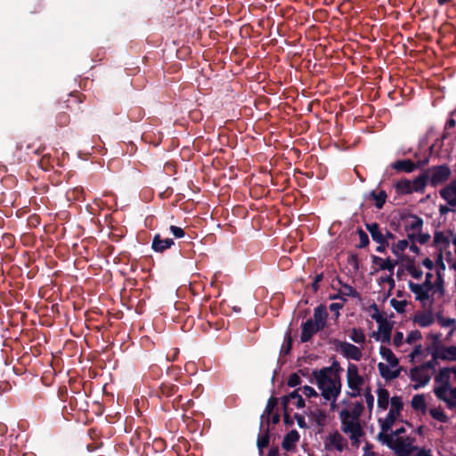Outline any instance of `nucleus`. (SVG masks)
I'll list each match as a JSON object with an SVG mask.
<instances>
[{
    "label": "nucleus",
    "mask_w": 456,
    "mask_h": 456,
    "mask_svg": "<svg viewBox=\"0 0 456 456\" xmlns=\"http://www.w3.org/2000/svg\"><path fill=\"white\" fill-rule=\"evenodd\" d=\"M313 377L316 380L318 388L322 390V395L328 401L332 400L331 405L333 406L341 392L342 384L340 377H333L330 380L318 376Z\"/></svg>",
    "instance_id": "f257e3e1"
},
{
    "label": "nucleus",
    "mask_w": 456,
    "mask_h": 456,
    "mask_svg": "<svg viewBox=\"0 0 456 456\" xmlns=\"http://www.w3.org/2000/svg\"><path fill=\"white\" fill-rule=\"evenodd\" d=\"M424 172L428 175V182L432 187L446 182L452 174L450 167L446 164L433 166L424 169Z\"/></svg>",
    "instance_id": "f03ea898"
},
{
    "label": "nucleus",
    "mask_w": 456,
    "mask_h": 456,
    "mask_svg": "<svg viewBox=\"0 0 456 456\" xmlns=\"http://www.w3.org/2000/svg\"><path fill=\"white\" fill-rule=\"evenodd\" d=\"M391 408L387 417L382 420L379 419L381 430L387 432L390 430L395 424L396 419L400 416L401 411L403 408V403L400 396H393L390 399Z\"/></svg>",
    "instance_id": "7ed1b4c3"
},
{
    "label": "nucleus",
    "mask_w": 456,
    "mask_h": 456,
    "mask_svg": "<svg viewBox=\"0 0 456 456\" xmlns=\"http://www.w3.org/2000/svg\"><path fill=\"white\" fill-rule=\"evenodd\" d=\"M333 345L337 350H339L347 359L360 361L362 356L361 349L351 343L342 342L339 339H334Z\"/></svg>",
    "instance_id": "20e7f679"
},
{
    "label": "nucleus",
    "mask_w": 456,
    "mask_h": 456,
    "mask_svg": "<svg viewBox=\"0 0 456 456\" xmlns=\"http://www.w3.org/2000/svg\"><path fill=\"white\" fill-rule=\"evenodd\" d=\"M342 431L350 433V438L358 443L359 438L363 436L361 425L357 421L349 420V419H341Z\"/></svg>",
    "instance_id": "39448f33"
},
{
    "label": "nucleus",
    "mask_w": 456,
    "mask_h": 456,
    "mask_svg": "<svg viewBox=\"0 0 456 456\" xmlns=\"http://www.w3.org/2000/svg\"><path fill=\"white\" fill-rule=\"evenodd\" d=\"M301 329L302 331L300 336V341L302 343H306L310 341V339L313 338L314 334L322 330V329H321L319 325L314 323L313 319H308L305 322H302Z\"/></svg>",
    "instance_id": "423d86ee"
},
{
    "label": "nucleus",
    "mask_w": 456,
    "mask_h": 456,
    "mask_svg": "<svg viewBox=\"0 0 456 456\" xmlns=\"http://www.w3.org/2000/svg\"><path fill=\"white\" fill-rule=\"evenodd\" d=\"M440 196L452 208H456V179L439 191Z\"/></svg>",
    "instance_id": "0eeeda50"
},
{
    "label": "nucleus",
    "mask_w": 456,
    "mask_h": 456,
    "mask_svg": "<svg viewBox=\"0 0 456 456\" xmlns=\"http://www.w3.org/2000/svg\"><path fill=\"white\" fill-rule=\"evenodd\" d=\"M342 370L343 369L341 368L339 362L334 360L330 367H324L320 370H314L312 375L322 377V379L330 380V379H333L329 375L330 373H332L334 377H339V372Z\"/></svg>",
    "instance_id": "6e6552de"
},
{
    "label": "nucleus",
    "mask_w": 456,
    "mask_h": 456,
    "mask_svg": "<svg viewBox=\"0 0 456 456\" xmlns=\"http://www.w3.org/2000/svg\"><path fill=\"white\" fill-rule=\"evenodd\" d=\"M411 379L413 381H418L419 384L414 385V389H419L420 387H424L430 380V376L422 370L419 366L414 367L411 370Z\"/></svg>",
    "instance_id": "1a4fd4ad"
},
{
    "label": "nucleus",
    "mask_w": 456,
    "mask_h": 456,
    "mask_svg": "<svg viewBox=\"0 0 456 456\" xmlns=\"http://www.w3.org/2000/svg\"><path fill=\"white\" fill-rule=\"evenodd\" d=\"M175 244V241L173 239H163L160 234L157 233L154 235L152 243H151V248L155 252L162 253L165 250L170 248Z\"/></svg>",
    "instance_id": "9d476101"
},
{
    "label": "nucleus",
    "mask_w": 456,
    "mask_h": 456,
    "mask_svg": "<svg viewBox=\"0 0 456 456\" xmlns=\"http://www.w3.org/2000/svg\"><path fill=\"white\" fill-rule=\"evenodd\" d=\"M300 390H301V388H297L294 391H292L291 393H289V395L282 396L281 398V403L282 408H289V403L290 402V400H293V399L297 400L295 403L297 408H298V409L304 408L305 405V400L303 399L302 395H299Z\"/></svg>",
    "instance_id": "9b49d317"
},
{
    "label": "nucleus",
    "mask_w": 456,
    "mask_h": 456,
    "mask_svg": "<svg viewBox=\"0 0 456 456\" xmlns=\"http://www.w3.org/2000/svg\"><path fill=\"white\" fill-rule=\"evenodd\" d=\"M432 357L434 359H442V360H456V346H451L448 347H442L438 350H434L432 352Z\"/></svg>",
    "instance_id": "f8f14e48"
},
{
    "label": "nucleus",
    "mask_w": 456,
    "mask_h": 456,
    "mask_svg": "<svg viewBox=\"0 0 456 456\" xmlns=\"http://www.w3.org/2000/svg\"><path fill=\"white\" fill-rule=\"evenodd\" d=\"M328 312L324 305H319L314 310V323L319 325L321 329H324L327 325Z\"/></svg>",
    "instance_id": "ddd939ff"
},
{
    "label": "nucleus",
    "mask_w": 456,
    "mask_h": 456,
    "mask_svg": "<svg viewBox=\"0 0 456 456\" xmlns=\"http://www.w3.org/2000/svg\"><path fill=\"white\" fill-rule=\"evenodd\" d=\"M429 183L428 175L425 174L424 170L416 178L411 181L412 192L423 193L427 185Z\"/></svg>",
    "instance_id": "4468645a"
},
{
    "label": "nucleus",
    "mask_w": 456,
    "mask_h": 456,
    "mask_svg": "<svg viewBox=\"0 0 456 456\" xmlns=\"http://www.w3.org/2000/svg\"><path fill=\"white\" fill-rule=\"evenodd\" d=\"M346 380L348 387L353 390V392L348 393L349 396L353 398L359 396L361 387L364 383L363 378L358 374L356 376L351 377Z\"/></svg>",
    "instance_id": "2eb2a0df"
},
{
    "label": "nucleus",
    "mask_w": 456,
    "mask_h": 456,
    "mask_svg": "<svg viewBox=\"0 0 456 456\" xmlns=\"http://www.w3.org/2000/svg\"><path fill=\"white\" fill-rule=\"evenodd\" d=\"M391 167L398 173H412L416 170L414 161L409 159L396 160L391 164Z\"/></svg>",
    "instance_id": "dca6fc26"
},
{
    "label": "nucleus",
    "mask_w": 456,
    "mask_h": 456,
    "mask_svg": "<svg viewBox=\"0 0 456 456\" xmlns=\"http://www.w3.org/2000/svg\"><path fill=\"white\" fill-rule=\"evenodd\" d=\"M300 436L296 429L290 430L288 434L285 435L281 446L287 452H290L295 449V444L299 440Z\"/></svg>",
    "instance_id": "f3484780"
},
{
    "label": "nucleus",
    "mask_w": 456,
    "mask_h": 456,
    "mask_svg": "<svg viewBox=\"0 0 456 456\" xmlns=\"http://www.w3.org/2000/svg\"><path fill=\"white\" fill-rule=\"evenodd\" d=\"M371 262L374 265H379L380 270H387L391 273V274L394 273V269L395 265L398 264L397 260H391L390 258L383 259L380 256H371Z\"/></svg>",
    "instance_id": "a211bd4d"
},
{
    "label": "nucleus",
    "mask_w": 456,
    "mask_h": 456,
    "mask_svg": "<svg viewBox=\"0 0 456 456\" xmlns=\"http://www.w3.org/2000/svg\"><path fill=\"white\" fill-rule=\"evenodd\" d=\"M363 411V405L361 402L354 403L353 409L348 411L346 409L340 411V419H352L353 420L358 419Z\"/></svg>",
    "instance_id": "6ab92c4d"
},
{
    "label": "nucleus",
    "mask_w": 456,
    "mask_h": 456,
    "mask_svg": "<svg viewBox=\"0 0 456 456\" xmlns=\"http://www.w3.org/2000/svg\"><path fill=\"white\" fill-rule=\"evenodd\" d=\"M278 405V398L274 396H271L266 403L265 409L264 411L263 415L261 416V424L260 428H262L264 426V419L266 418V426L270 425V416L273 413L274 409Z\"/></svg>",
    "instance_id": "aec40b11"
},
{
    "label": "nucleus",
    "mask_w": 456,
    "mask_h": 456,
    "mask_svg": "<svg viewBox=\"0 0 456 456\" xmlns=\"http://www.w3.org/2000/svg\"><path fill=\"white\" fill-rule=\"evenodd\" d=\"M378 369L380 376L386 380H393L398 378L402 370V367L395 370H390L389 367L384 362H379L378 364Z\"/></svg>",
    "instance_id": "412c9836"
},
{
    "label": "nucleus",
    "mask_w": 456,
    "mask_h": 456,
    "mask_svg": "<svg viewBox=\"0 0 456 456\" xmlns=\"http://www.w3.org/2000/svg\"><path fill=\"white\" fill-rule=\"evenodd\" d=\"M366 230L370 232L372 240L378 243L381 242L386 238L384 237V234L382 233L379 224L378 223H366L365 224Z\"/></svg>",
    "instance_id": "4be33fe9"
},
{
    "label": "nucleus",
    "mask_w": 456,
    "mask_h": 456,
    "mask_svg": "<svg viewBox=\"0 0 456 456\" xmlns=\"http://www.w3.org/2000/svg\"><path fill=\"white\" fill-rule=\"evenodd\" d=\"M395 192L399 195H408L412 193L411 180L402 178L394 184Z\"/></svg>",
    "instance_id": "5701e85b"
},
{
    "label": "nucleus",
    "mask_w": 456,
    "mask_h": 456,
    "mask_svg": "<svg viewBox=\"0 0 456 456\" xmlns=\"http://www.w3.org/2000/svg\"><path fill=\"white\" fill-rule=\"evenodd\" d=\"M410 289L416 295V299L419 301H426L428 299V290L422 285L416 284L411 281H409Z\"/></svg>",
    "instance_id": "b1692460"
},
{
    "label": "nucleus",
    "mask_w": 456,
    "mask_h": 456,
    "mask_svg": "<svg viewBox=\"0 0 456 456\" xmlns=\"http://www.w3.org/2000/svg\"><path fill=\"white\" fill-rule=\"evenodd\" d=\"M386 432H380L379 435H378V438L379 441H381L382 443L386 444L388 447H392V444H394V436H400L403 433H405V428H400L398 429H396L395 431H394L392 434H385Z\"/></svg>",
    "instance_id": "393cba45"
},
{
    "label": "nucleus",
    "mask_w": 456,
    "mask_h": 456,
    "mask_svg": "<svg viewBox=\"0 0 456 456\" xmlns=\"http://www.w3.org/2000/svg\"><path fill=\"white\" fill-rule=\"evenodd\" d=\"M308 416L318 425L323 428L326 424L327 413L322 409H315L308 413Z\"/></svg>",
    "instance_id": "a878e982"
},
{
    "label": "nucleus",
    "mask_w": 456,
    "mask_h": 456,
    "mask_svg": "<svg viewBox=\"0 0 456 456\" xmlns=\"http://www.w3.org/2000/svg\"><path fill=\"white\" fill-rule=\"evenodd\" d=\"M179 390V387L169 383V382H163L159 386V394L160 396L169 398L173 395H175Z\"/></svg>",
    "instance_id": "bb28decb"
},
{
    "label": "nucleus",
    "mask_w": 456,
    "mask_h": 456,
    "mask_svg": "<svg viewBox=\"0 0 456 456\" xmlns=\"http://www.w3.org/2000/svg\"><path fill=\"white\" fill-rule=\"evenodd\" d=\"M398 456H409L411 452V448L409 444H406L403 438L396 439V444L392 447Z\"/></svg>",
    "instance_id": "cd10ccee"
},
{
    "label": "nucleus",
    "mask_w": 456,
    "mask_h": 456,
    "mask_svg": "<svg viewBox=\"0 0 456 456\" xmlns=\"http://www.w3.org/2000/svg\"><path fill=\"white\" fill-rule=\"evenodd\" d=\"M379 354L382 358L386 359L391 367H396L399 364L398 358L394 354L390 348L381 346L379 348Z\"/></svg>",
    "instance_id": "c85d7f7f"
},
{
    "label": "nucleus",
    "mask_w": 456,
    "mask_h": 456,
    "mask_svg": "<svg viewBox=\"0 0 456 456\" xmlns=\"http://www.w3.org/2000/svg\"><path fill=\"white\" fill-rule=\"evenodd\" d=\"M392 329L393 325L388 321L379 325V333L383 343H390Z\"/></svg>",
    "instance_id": "c756f323"
},
{
    "label": "nucleus",
    "mask_w": 456,
    "mask_h": 456,
    "mask_svg": "<svg viewBox=\"0 0 456 456\" xmlns=\"http://www.w3.org/2000/svg\"><path fill=\"white\" fill-rule=\"evenodd\" d=\"M370 198L374 200V205L378 209L383 208L387 194L384 190L376 192L375 191H371L370 192Z\"/></svg>",
    "instance_id": "7c9ffc66"
},
{
    "label": "nucleus",
    "mask_w": 456,
    "mask_h": 456,
    "mask_svg": "<svg viewBox=\"0 0 456 456\" xmlns=\"http://www.w3.org/2000/svg\"><path fill=\"white\" fill-rule=\"evenodd\" d=\"M414 322L420 327H428L434 322V317L430 312H423L415 315Z\"/></svg>",
    "instance_id": "2f4dec72"
},
{
    "label": "nucleus",
    "mask_w": 456,
    "mask_h": 456,
    "mask_svg": "<svg viewBox=\"0 0 456 456\" xmlns=\"http://www.w3.org/2000/svg\"><path fill=\"white\" fill-rule=\"evenodd\" d=\"M378 394V406L382 410H387L389 403V392L384 387H379Z\"/></svg>",
    "instance_id": "473e14b6"
},
{
    "label": "nucleus",
    "mask_w": 456,
    "mask_h": 456,
    "mask_svg": "<svg viewBox=\"0 0 456 456\" xmlns=\"http://www.w3.org/2000/svg\"><path fill=\"white\" fill-rule=\"evenodd\" d=\"M63 108L69 109L70 106L69 104H66L65 106L61 105V106L58 107V110L60 111L58 112V114L56 116V123L60 127L68 126L70 121L69 114L64 110H61Z\"/></svg>",
    "instance_id": "72a5a7b5"
},
{
    "label": "nucleus",
    "mask_w": 456,
    "mask_h": 456,
    "mask_svg": "<svg viewBox=\"0 0 456 456\" xmlns=\"http://www.w3.org/2000/svg\"><path fill=\"white\" fill-rule=\"evenodd\" d=\"M452 372L451 368H442L439 373L435 377L436 383L441 384V386L450 385V373Z\"/></svg>",
    "instance_id": "f704fd0d"
},
{
    "label": "nucleus",
    "mask_w": 456,
    "mask_h": 456,
    "mask_svg": "<svg viewBox=\"0 0 456 456\" xmlns=\"http://www.w3.org/2000/svg\"><path fill=\"white\" fill-rule=\"evenodd\" d=\"M433 244L439 248H447L450 245L449 237L445 236L443 232H436L434 234Z\"/></svg>",
    "instance_id": "c9c22d12"
},
{
    "label": "nucleus",
    "mask_w": 456,
    "mask_h": 456,
    "mask_svg": "<svg viewBox=\"0 0 456 456\" xmlns=\"http://www.w3.org/2000/svg\"><path fill=\"white\" fill-rule=\"evenodd\" d=\"M411 407L415 411H420L425 412L427 410V404L423 395H415L411 399Z\"/></svg>",
    "instance_id": "e433bc0d"
},
{
    "label": "nucleus",
    "mask_w": 456,
    "mask_h": 456,
    "mask_svg": "<svg viewBox=\"0 0 456 456\" xmlns=\"http://www.w3.org/2000/svg\"><path fill=\"white\" fill-rule=\"evenodd\" d=\"M412 221L405 225V230L409 231H419L420 232L423 226V219L418 216L412 215L411 216Z\"/></svg>",
    "instance_id": "4c0bfd02"
},
{
    "label": "nucleus",
    "mask_w": 456,
    "mask_h": 456,
    "mask_svg": "<svg viewBox=\"0 0 456 456\" xmlns=\"http://www.w3.org/2000/svg\"><path fill=\"white\" fill-rule=\"evenodd\" d=\"M270 443V430L269 426H267L265 433L258 436L256 445L260 452H263V449L266 448Z\"/></svg>",
    "instance_id": "58836bf2"
},
{
    "label": "nucleus",
    "mask_w": 456,
    "mask_h": 456,
    "mask_svg": "<svg viewBox=\"0 0 456 456\" xmlns=\"http://www.w3.org/2000/svg\"><path fill=\"white\" fill-rule=\"evenodd\" d=\"M405 270L414 278L420 279L422 277L423 272L421 269L417 268L414 265L413 260H410L409 263L405 265Z\"/></svg>",
    "instance_id": "ea45409f"
},
{
    "label": "nucleus",
    "mask_w": 456,
    "mask_h": 456,
    "mask_svg": "<svg viewBox=\"0 0 456 456\" xmlns=\"http://www.w3.org/2000/svg\"><path fill=\"white\" fill-rule=\"evenodd\" d=\"M409 247V242L407 240H398L397 243H394L391 247V250L393 254L396 256H400V253L404 251Z\"/></svg>",
    "instance_id": "a19ab883"
},
{
    "label": "nucleus",
    "mask_w": 456,
    "mask_h": 456,
    "mask_svg": "<svg viewBox=\"0 0 456 456\" xmlns=\"http://www.w3.org/2000/svg\"><path fill=\"white\" fill-rule=\"evenodd\" d=\"M342 440L343 438L338 433L329 436L330 444L333 445L338 452H342L344 449Z\"/></svg>",
    "instance_id": "79ce46f5"
},
{
    "label": "nucleus",
    "mask_w": 456,
    "mask_h": 456,
    "mask_svg": "<svg viewBox=\"0 0 456 456\" xmlns=\"http://www.w3.org/2000/svg\"><path fill=\"white\" fill-rule=\"evenodd\" d=\"M350 338L358 344H362L365 342V335L361 329L354 328L350 334Z\"/></svg>",
    "instance_id": "37998d69"
},
{
    "label": "nucleus",
    "mask_w": 456,
    "mask_h": 456,
    "mask_svg": "<svg viewBox=\"0 0 456 456\" xmlns=\"http://www.w3.org/2000/svg\"><path fill=\"white\" fill-rule=\"evenodd\" d=\"M356 233L359 236L360 242L356 247L358 248H364L370 244V240L368 234L362 229L358 228L356 230Z\"/></svg>",
    "instance_id": "c03bdc74"
},
{
    "label": "nucleus",
    "mask_w": 456,
    "mask_h": 456,
    "mask_svg": "<svg viewBox=\"0 0 456 456\" xmlns=\"http://www.w3.org/2000/svg\"><path fill=\"white\" fill-rule=\"evenodd\" d=\"M437 321L442 327H452L450 335L456 330L455 320L451 318H444L442 315H437Z\"/></svg>",
    "instance_id": "a18cd8bd"
},
{
    "label": "nucleus",
    "mask_w": 456,
    "mask_h": 456,
    "mask_svg": "<svg viewBox=\"0 0 456 456\" xmlns=\"http://www.w3.org/2000/svg\"><path fill=\"white\" fill-rule=\"evenodd\" d=\"M53 159L50 155H44L38 161V166L45 171L50 170L53 167Z\"/></svg>",
    "instance_id": "49530a36"
},
{
    "label": "nucleus",
    "mask_w": 456,
    "mask_h": 456,
    "mask_svg": "<svg viewBox=\"0 0 456 456\" xmlns=\"http://www.w3.org/2000/svg\"><path fill=\"white\" fill-rule=\"evenodd\" d=\"M429 413L431 417L440 422L445 423L448 420V417L445 415L443 410L441 409H430Z\"/></svg>",
    "instance_id": "de8ad7c7"
},
{
    "label": "nucleus",
    "mask_w": 456,
    "mask_h": 456,
    "mask_svg": "<svg viewBox=\"0 0 456 456\" xmlns=\"http://www.w3.org/2000/svg\"><path fill=\"white\" fill-rule=\"evenodd\" d=\"M448 391L449 387L447 386H440L434 388L436 396L441 401L445 400L448 397Z\"/></svg>",
    "instance_id": "09e8293b"
},
{
    "label": "nucleus",
    "mask_w": 456,
    "mask_h": 456,
    "mask_svg": "<svg viewBox=\"0 0 456 456\" xmlns=\"http://www.w3.org/2000/svg\"><path fill=\"white\" fill-rule=\"evenodd\" d=\"M390 305L397 313L402 314L404 312L405 306L407 305V301L392 298L390 300Z\"/></svg>",
    "instance_id": "8fccbe9b"
},
{
    "label": "nucleus",
    "mask_w": 456,
    "mask_h": 456,
    "mask_svg": "<svg viewBox=\"0 0 456 456\" xmlns=\"http://www.w3.org/2000/svg\"><path fill=\"white\" fill-rule=\"evenodd\" d=\"M433 149H434V146L429 147V149H428L429 153L422 159H419V160L414 162V166H415L416 169H424V167L428 165L429 160H430V155L432 154Z\"/></svg>",
    "instance_id": "3c124183"
},
{
    "label": "nucleus",
    "mask_w": 456,
    "mask_h": 456,
    "mask_svg": "<svg viewBox=\"0 0 456 456\" xmlns=\"http://www.w3.org/2000/svg\"><path fill=\"white\" fill-rule=\"evenodd\" d=\"M302 382V379L298 373L293 372L289 376L287 385L289 387H296L299 386Z\"/></svg>",
    "instance_id": "603ef678"
},
{
    "label": "nucleus",
    "mask_w": 456,
    "mask_h": 456,
    "mask_svg": "<svg viewBox=\"0 0 456 456\" xmlns=\"http://www.w3.org/2000/svg\"><path fill=\"white\" fill-rule=\"evenodd\" d=\"M339 284H341L345 289L343 292L344 296L351 297H359V293L356 291L354 288L348 284H344L340 280H338Z\"/></svg>",
    "instance_id": "864d4df0"
},
{
    "label": "nucleus",
    "mask_w": 456,
    "mask_h": 456,
    "mask_svg": "<svg viewBox=\"0 0 456 456\" xmlns=\"http://www.w3.org/2000/svg\"><path fill=\"white\" fill-rule=\"evenodd\" d=\"M370 307L375 310V313L371 315V317L379 323V325L387 322V318L379 313V309L376 304H373Z\"/></svg>",
    "instance_id": "5fc2aeb1"
},
{
    "label": "nucleus",
    "mask_w": 456,
    "mask_h": 456,
    "mask_svg": "<svg viewBox=\"0 0 456 456\" xmlns=\"http://www.w3.org/2000/svg\"><path fill=\"white\" fill-rule=\"evenodd\" d=\"M422 338L421 332L419 330L411 331L406 337V342L408 344H411L417 340H419Z\"/></svg>",
    "instance_id": "6e6d98bb"
},
{
    "label": "nucleus",
    "mask_w": 456,
    "mask_h": 456,
    "mask_svg": "<svg viewBox=\"0 0 456 456\" xmlns=\"http://www.w3.org/2000/svg\"><path fill=\"white\" fill-rule=\"evenodd\" d=\"M292 344H293V340L290 336V332H289L288 336L286 338V343L281 347V353H283L284 354H289L291 351Z\"/></svg>",
    "instance_id": "4d7b16f0"
},
{
    "label": "nucleus",
    "mask_w": 456,
    "mask_h": 456,
    "mask_svg": "<svg viewBox=\"0 0 456 456\" xmlns=\"http://www.w3.org/2000/svg\"><path fill=\"white\" fill-rule=\"evenodd\" d=\"M169 230H170V232L177 239L179 238H183L184 235H185V232L183 228L181 227H178V226H175V225H171L169 227Z\"/></svg>",
    "instance_id": "13d9d810"
},
{
    "label": "nucleus",
    "mask_w": 456,
    "mask_h": 456,
    "mask_svg": "<svg viewBox=\"0 0 456 456\" xmlns=\"http://www.w3.org/2000/svg\"><path fill=\"white\" fill-rule=\"evenodd\" d=\"M364 397L367 407L369 408L370 411H371L374 406V396L371 395L370 388L366 390Z\"/></svg>",
    "instance_id": "bf43d9fd"
},
{
    "label": "nucleus",
    "mask_w": 456,
    "mask_h": 456,
    "mask_svg": "<svg viewBox=\"0 0 456 456\" xmlns=\"http://www.w3.org/2000/svg\"><path fill=\"white\" fill-rule=\"evenodd\" d=\"M303 394L310 398V397H316L318 396V394L317 392L310 386H304L302 388H301Z\"/></svg>",
    "instance_id": "052dcab7"
},
{
    "label": "nucleus",
    "mask_w": 456,
    "mask_h": 456,
    "mask_svg": "<svg viewBox=\"0 0 456 456\" xmlns=\"http://www.w3.org/2000/svg\"><path fill=\"white\" fill-rule=\"evenodd\" d=\"M358 374V367L354 363H349L347 367L346 379Z\"/></svg>",
    "instance_id": "680f3d73"
},
{
    "label": "nucleus",
    "mask_w": 456,
    "mask_h": 456,
    "mask_svg": "<svg viewBox=\"0 0 456 456\" xmlns=\"http://www.w3.org/2000/svg\"><path fill=\"white\" fill-rule=\"evenodd\" d=\"M283 409V421L286 426H292L294 424L293 419L290 417L289 408Z\"/></svg>",
    "instance_id": "e2e57ef3"
},
{
    "label": "nucleus",
    "mask_w": 456,
    "mask_h": 456,
    "mask_svg": "<svg viewBox=\"0 0 456 456\" xmlns=\"http://www.w3.org/2000/svg\"><path fill=\"white\" fill-rule=\"evenodd\" d=\"M403 332L396 331L394 336V339H393V343H394L395 346H396V347L400 346L403 343Z\"/></svg>",
    "instance_id": "0e129e2a"
},
{
    "label": "nucleus",
    "mask_w": 456,
    "mask_h": 456,
    "mask_svg": "<svg viewBox=\"0 0 456 456\" xmlns=\"http://www.w3.org/2000/svg\"><path fill=\"white\" fill-rule=\"evenodd\" d=\"M343 307V304L340 303H332L330 305L329 308L331 312L335 314L336 318L339 316V310Z\"/></svg>",
    "instance_id": "69168bd1"
},
{
    "label": "nucleus",
    "mask_w": 456,
    "mask_h": 456,
    "mask_svg": "<svg viewBox=\"0 0 456 456\" xmlns=\"http://www.w3.org/2000/svg\"><path fill=\"white\" fill-rule=\"evenodd\" d=\"M433 277V274L431 273H428L426 274V281L422 284L425 289H427L428 291H430L433 289V283L431 281V279Z\"/></svg>",
    "instance_id": "338daca9"
},
{
    "label": "nucleus",
    "mask_w": 456,
    "mask_h": 456,
    "mask_svg": "<svg viewBox=\"0 0 456 456\" xmlns=\"http://www.w3.org/2000/svg\"><path fill=\"white\" fill-rule=\"evenodd\" d=\"M294 417H295V419H296V420H297V425H298V427H299V428H307V425H306V423H305V417H304L303 415H301V414H299V413H296Z\"/></svg>",
    "instance_id": "774afa93"
}]
</instances>
